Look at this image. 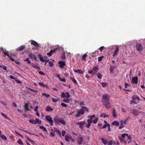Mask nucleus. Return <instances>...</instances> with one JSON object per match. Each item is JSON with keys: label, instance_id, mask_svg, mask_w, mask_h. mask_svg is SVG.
<instances>
[{"label": "nucleus", "instance_id": "f257e3e1", "mask_svg": "<svg viewBox=\"0 0 145 145\" xmlns=\"http://www.w3.org/2000/svg\"><path fill=\"white\" fill-rule=\"evenodd\" d=\"M108 97V95L106 94H105L103 96V105L105 106V107L106 108H110L111 107V106Z\"/></svg>", "mask_w": 145, "mask_h": 145}, {"label": "nucleus", "instance_id": "f03ea898", "mask_svg": "<svg viewBox=\"0 0 145 145\" xmlns=\"http://www.w3.org/2000/svg\"><path fill=\"white\" fill-rule=\"evenodd\" d=\"M29 122L32 124H36L37 123L38 124H40L41 123V121L38 118H36L35 120L33 119H30L29 120Z\"/></svg>", "mask_w": 145, "mask_h": 145}, {"label": "nucleus", "instance_id": "7ed1b4c3", "mask_svg": "<svg viewBox=\"0 0 145 145\" xmlns=\"http://www.w3.org/2000/svg\"><path fill=\"white\" fill-rule=\"evenodd\" d=\"M54 120L55 123L57 124H59V123H60L63 125L66 124L63 118H60L59 119L57 118H54Z\"/></svg>", "mask_w": 145, "mask_h": 145}, {"label": "nucleus", "instance_id": "20e7f679", "mask_svg": "<svg viewBox=\"0 0 145 145\" xmlns=\"http://www.w3.org/2000/svg\"><path fill=\"white\" fill-rule=\"evenodd\" d=\"M136 47L137 50L138 51H140L142 49V47L141 44L137 43L136 44Z\"/></svg>", "mask_w": 145, "mask_h": 145}, {"label": "nucleus", "instance_id": "39448f33", "mask_svg": "<svg viewBox=\"0 0 145 145\" xmlns=\"http://www.w3.org/2000/svg\"><path fill=\"white\" fill-rule=\"evenodd\" d=\"M58 64L59 65V67L61 69L63 68L64 66L66 65L65 62L60 61L58 62Z\"/></svg>", "mask_w": 145, "mask_h": 145}, {"label": "nucleus", "instance_id": "423d86ee", "mask_svg": "<svg viewBox=\"0 0 145 145\" xmlns=\"http://www.w3.org/2000/svg\"><path fill=\"white\" fill-rule=\"evenodd\" d=\"M86 123L85 121H80L77 122L76 123V125H79V127L81 129H82L83 128L82 126Z\"/></svg>", "mask_w": 145, "mask_h": 145}, {"label": "nucleus", "instance_id": "0eeeda50", "mask_svg": "<svg viewBox=\"0 0 145 145\" xmlns=\"http://www.w3.org/2000/svg\"><path fill=\"white\" fill-rule=\"evenodd\" d=\"M3 52L4 54H5V55L7 56H8L9 57L11 61H15V59H14L12 58L10 56L9 54H8V51H7L6 50H5L4 51H3Z\"/></svg>", "mask_w": 145, "mask_h": 145}, {"label": "nucleus", "instance_id": "6e6552de", "mask_svg": "<svg viewBox=\"0 0 145 145\" xmlns=\"http://www.w3.org/2000/svg\"><path fill=\"white\" fill-rule=\"evenodd\" d=\"M84 112V110L82 109H80L79 111L78 112V113L75 116L78 117H79L80 114L82 115Z\"/></svg>", "mask_w": 145, "mask_h": 145}, {"label": "nucleus", "instance_id": "1a4fd4ad", "mask_svg": "<svg viewBox=\"0 0 145 145\" xmlns=\"http://www.w3.org/2000/svg\"><path fill=\"white\" fill-rule=\"evenodd\" d=\"M93 118H90L89 119H88L87 120V122H88V123L87 124L86 123L85 124L86 125V126L87 128H89L90 127V125L91 123L92 122V120Z\"/></svg>", "mask_w": 145, "mask_h": 145}, {"label": "nucleus", "instance_id": "9d476101", "mask_svg": "<svg viewBox=\"0 0 145 145\" xmlns=\"http://www.w3.org/2000/svg\"><path fill=\"white\" fill-rule=\"evenodd\" d=\"M28 56L30 59L33 58L35 60L37 59L35 55L33 53H30L28 55Z\"/></svg>", "mask_w": 145, "mask_h": 145}, {"label": "nucleus", "instance_id": "9b49d317", "mask_svg": "<svg viewBox=\"0 0 145 145\" xmlns=\"http://www.w3.org/2000/svg\"><path fill=\"white\" fill-rule=\"evenodd\" d=\"M83 138L82 136L80 137L77 139V142L80 145L82 143Z\"/></svg>", "mask_w": 145, "mask_h": 145}, {"label": "nucleus", "instance_id": "f8f14e48", "mask_svg": "<svg viewBox=\"0 0 145 145\" xmlns=\"http://www.w3.org/2000/svg\"><path fill=\"white\" fill-rule=\"evenodd\" d=\"M138 77L137 76L133 77L132 78V81H131V83L132 84L135 83L137 84L138 83Z\"/></svg>", "mask_w": 145, "mask_h": 145}, {"label": "nucleus", "instance_id": "ddd939ff", "mask_svg": "<svg viewBox=\"0 0 145 145\" xmlns=\"http://www.w3.org/2000/svg\"><path fill=\"white\" fill-rule=\"evenodd\" d=\"M119 50V47L118 46H117L116 47V49L113 53V57H114L117 55Z\"/></svg>", "mask_w": 145, "mask_h": 145}, {"label": "nucleus", "instance_id": "4468645a", "mask_svg": "<svg viewBox=\"0 0 145 145\" xmlns=\"http://www.w3.org/2000/svg\"><path fill=\"white\" fill-rule=\"evenodd\" d=\"M25 48V46L24 45H22L16 49V50L18 51H22L24 50Z\"/></svg>", "mask_w": 145, "mask_h": 145}, {"label": "nucleus", "instance_id": "2eb2a0df", "mask_svg": "<svg viewBox=\"0 0 145 145\" xmlns=\"http://www.w3.org/2000/svg\"><path fill=\"white\" fill-rule=\"evenodd\" d=\"M31 43L33 45L37 47L39 46V44L38 43L34 40H31Z\"/></svg>", "mask_w": 145, "mask_h": 145}, {"label": "nucleus", "instance_id": "dca6fc26", "mask_svg": "<svg viewBox=\"0 0 145 145\" xmlns=\"http://www.w3.org/2000/svg\"><path fill=\"white\" fill-rule=\"evenodd\" d=\"M32 67L34 68L35 69H38V70H40V67L38 66V65H35L34 63H32Z\"/></svg>", "mask_w": 145, "mask_h": 145}, {"label": "nucleus", "instance_id": "f3484780", "mask_svg": "<svg viewBox=\"0 0 145 145\" xmlns=\"http://www.w3.org/2000/svg\"><path fill=\"white\" fill-rule=\"evenodd\" d=\"M74 71L77 73H79L81 74H83L84 72L82 71L81 69H78L76 70H74Z\"/></svg>", "mask_w": 145, "mask_h": 145}, {"label": "nucleus", "instance_id": "a211bd4d", "mask_svg": "<svg viewBox=\"0 0 145 145\" xmlns=\"http://www.w3.org/2000/svg\"><path fill=\"white\" fill-rule=\"evenodd\" d=\"M131 112L132 114L135 115H137L138 114V111L136 110H131Z\"/></svg>", "mask_w": 145, "mask_h": 145}, {"label": "nucleus", "instance_id": "6ab92c4d", "mask_svg": "<svg viewBox=\"0 0 145 145\" xmlns=\"http://www.w3.org/2000/svg\"><path fill=\"white\" fill-rule=\"evenodd\" d=\"M54 131L57 133L59 135L60 137H61V132L58 129H57L56 128L54 127Z\"/></svg>", "mask_w": 145, "mask_h": 145}, {"label": "nucleus", "instance_id": "aec40b11", "mask_svg": "<svg viewBox=\"0 0 145 145\" xmlns=\"http://www.w3.org/2000/svg\"><path fill=\"white\" fill-rule=\"evenodd\" d=\"M53 109L50 106H48L45 109L46 111L48 112H50L52 111Z\"/></svg>", "mask_w": 145, "mask_h": 145}, {"label": "nucleus", "instance_id": "412c9836", "mask_svg": "<svg viewBox=\"0 0 145 145\" xmlns=\"http://www.w3.org/2000/svg\"><path fill=\"white\" fill-rule=\"evenodd\" d=\"M132 99L133 100H137L138 101H140V99L139 97L137 95H134L132 97Z\"/></svg>", "mask_w": 145, "mask_h": 145}, {"label": "nucleus", "instance_id": "4be33fe9", "mask_svg": "<svg viewBox=\"0 0 145 145\" xmlns=\"http://www.w3.org/2000/svg\"><path fill=\"white\" fill-rule=\"evenodd\" d=\"M111 125H114L116 126H118L119 125V122L116 121H114L112 123Z\"/></svg>", "mask_w": 145, "mask_h": 145}, {"label": "nucleus", "instance_id": "5701e85b", "mask_svg": "<svg viewBox=\"0 0 145 145\" xmlns=\"http://www.w3.org/2000/svg\"><path fill=\"white\" fill-rule=\"evenodd\" d=\"M24 108L26 111H29L30 109L29 108L28 103H26L25 104Z\"/></svg>", "mask_w": 145, "mask_h": 145}, {"label": "nucleus", "instance_id": "b1692460", "mask_svg": "<svg viewBox=\"0 0 145 145\" xmlns=\"http://www.w3.org/2000/svg\"><path fill=\"white\" fill-rule=\"evenodd\" d=\"M38 84L42 86L43 87H48L47 84H44L42 82H39Z\"/></svg>", "mask_w": 145, "mask_h": 145}, {"label": "nucleus", "instance_id": "393cba45", "mask_svg": "<svg viewBox=\"0 0 145 145\" xmlns=\"http://www.w3.org/2000/svg\"><path fill=\"white\" fill-rule=\"evenodd\" d=\"M118 138L121 142H124L125 143H126V141L125 140L124 138H122L120 136Z\"/></svg>", "mask_w": 145, "mask_h": 145}, {"label": "nucleus", "instance_id": "a878e982", "mask_svg": "<svg viewBox=\"0 0 145 145\" xmlns=\"http://www.w3.org/2000/svg\"><path fill=\"white\" fill-rule=\"evenodd\" d=\"M98 66H97L96 67H93L92 70L94 72H95V73H96L97 72V71L99 70V69L98 68Z\"/></svg>", "mask_w": 145, "mask_h": 145}, {"label": "nucleus", "instance_id": "bb28decb", "mask_svg": "<svg viewBox=\"0 0 145 145\" xmlns=\"http://www.w3.org/2000/svg\"><path fill=\"white\" fill-rule=\"evenodd\" d=\"M47 120L50 123L51 125H53V121L52 118H46Z\"/></svg>", "mask_w": 145, "mask_h": 145}, {"label": "nucleus", "instance_id": "cd10ccee", "mask_svg": "<svg viewBox=\"0 0 145 145\" xmlns=\"http://www.w3.org/2000/svg\"><path fill=\"white\" fill-rule=\"evenodd\" d=\"M100 117H103V118H105V117H109V116L108 115H107L105 113H102L100 115Z\"/></svg>", "mask_w": 145, "mask_h": 145}, {"label": "nucleus", "instance_id": "c85d7f7f", "mask_svg": "<svg viewBox=\"0 0 145 145\" xmlns=\"http://www.w3.org/2000/svg\"><path fill=\"white\" fill-rule=\"evenodd\" d=\"M70 78L71 79L72 81L74 83L78 85V83L77 82L74 77H71Z\"/></svg>", "mask_w": 145, "mask_h": 145}, {"label": "nucleus", "instance_id": "c756f323", "mask_svg": "<svg viewBox=\"0 0 145 145\" xmlns=\"http://www.w3.org/2000/svg\"><path fill=\"white\" fill-rule=\"evenodd\" d=\"M70 137L66 135L65 138V140L67 142H69L70 140Z\"/></svg>", "mask_w": 145, "mask_h": 145}, {"label": "nucleus", "instance_id": "7c9ffc66", "mask_svg": "<svg viewBox=\"0 0 145 145\" xmlns=\"http://www.w3.org/2000/svg\"><path fill=\"white\" fill-rule=\"evenodd\" d=\"M39 128L43 130L46 132H47V131L46 130V129L43 126H39Z\"/></svg>", "mask_w": 145, "mask_h": 145}, {"label": "nucleus", "instance_id": "2f4dec72", "mask_svg": "<svg viewBox=\"0 0 145 145\" xmlns=\"http://www.w3.org/2000/svg\"><path fill=\"white\" fill-rule=\"evenodd\" d=\"M123 121L122 120L121 121H120L121 126L119 127V129H121L122 128L124 127V126L123 125Z\"/></svg>", "mask_w": 145, "mask_h": 145}, {"label": "nucleus", "instance_id": "473e14b6", "mask_svg": "<svg viewBox=\"0 0 145 145\" xmlns=\"http://www.w3.org/2000/svg\"><path fill=\"white\" fill-rule=\"evenodd\" d=\"M101 140H102L103 143L104 144L106 145L108 143V141L103 138H101Z\"/></svg>", "mask_w": 145, "mask_h": 145}, {"label": "nucleus", "instance_id": "72a5a7b5", "mask_svg": "<svg viewBox=\"0 0 145 145\" xmlns=\"http://www.w3.org/2000/svg\"><path fill=\"white\" fill-rule=\"evenodd\" d=\"M27 140L30 142L32 144H33L35 143V142L33 140H32L31 139L29 138L28 137H27Z\"/></svg>", "mask_w": 145, "mask_h": 145}, {"label": "nucleus", "instance_id": "f704fd0d", "mask_svg": "<svg viewBox=\"0 0 145 145\" xmlns=\"http://www.w3.org/2000/svg\"><path fill=\"white\" fill-rule=\"evenodd\" d=\"M101 84L103 87H106V85L108 84L107 83H106L105 82H101Z\"/></svg>", "mask_w": 145, "mask_h": 145}, {"label": "nucleus", "instance_id": "c9c22d12", "mask_svg": "<svg viewBox=\"0 0 145 145\" xmlns=\"http://www.w3.org/2000/svg\"><path fill=\"white\" fill-rule=\"evenodd\" d=\"M112 114L114 117H116V110L114 108L113 109Z\"/></svg>", "mask_w": 145, "mask_h": 145}, {"label": "nucleus", "instance_id": "e433bc0d", "mask_svg": "<svg viewBox=\"0 0 145 145\" xmlns=\"http://www.w3.org/2000/svg\"><path fill=\"white\" fill-rule=\"evenodd\" d=\"M87 56V55L86 54H84L82 56V59L85 61H86V58Z\"/></svg>", "mask_w": 145, "mask_h": 145}, {"label": "nucleus", "instance_id": "4c0bfd02", "mask_svg": "<svg viewBox=\"0 0 145 145\" xmlns=\"http://www.w3.org/2000/svg\"><path fill=\"white\" fill-rule=\"evenodd\" d=\"M24 131V132H25V133H26L29 134H30V135H34V136H37V135H36V134H33V133H30L29 132H28V131H26V130H23Z\"/></svg>", "mask_w": 145, "mask_h": 145}, {"label": "nucleus", "instance_id": "58836bf2", "mask_svg": "<svg viewBox=\"0 0 145 145\" xmlns=\"http://www.w3.org/2000/svg\"><path fill=\"white\" fill-rule=\"evenodd\" d=\"M97 77L99 79H101L102 78V76L101 74L98 73L97 74Z\"/></svg>", "mask_w": 145, "mask_h": 145}, {"label": "nucleus", "instance_id": "ea45409f", "mask_svg": "<svg viewBox=\"0 0 145 145\" xmlns=\"http://www.w3.org/2000/svg\"><path fill=\"white\" fill-rule=\"evenodd\" d=\"M24 61H27V64H30L31 63V61L29 60L28 58H27L25 59L24 60Z\"/></svg>", "mask_w": 145, "mask_h": 145}, {"label": "nucleus", "instance_id": "a19ab883", "mask_svg": "<svg viewBox=\"0 0 145 145\" xmlns=\"http://www.w3.org/2000/svg\"><path fill=\"white\" fill-rule=\"evenodd\" d=\"M1 137L5 140H7V138L4 135L1 134Z\"/></svg>", "mask_w": 145, "mask_h": 145}, {"label": "nucleus", "instance_id": "79ce46f5", "mask_svg": "<svg viewBox=\"0 0 145 145\" xmlns=\"http://www.w3.org/2000/svg\"><path fill=\"white\" fill-rule=\"evenodd\" d=\"M53 53V52L52 50H51L49 52L47 53V54L49 56H51L52 55Z\"/></svg>", "mask_w": 145, "mask_h": 145}, {"label": "nucleus", "instance_id": "37998d69", "mask_svg": "<svg viewBox=\"0 0 145 145\" xmlns=\"http://www.w3.org/2000/svg\"><path fill=\"white\" fill-rule=\"evenodd\" d=\"M49 65L50 67H52L53 66V62L52 61H49L48 62Z\"/></svg>", "mask_w": 145, "mask_h": 145}, {"label": "nucleus", "instance_id": "c03bdc74", "mask_svg": "<svg viewBox=\"0 0 145 145\" xmlns=\"http://www.w3.org/2000/svg\"><path fill=\"white\" fill-rule=\"evenodd\" d=\"M40 61L42 62H44L46 61V59H44L43 57H40Z\"/></svg>", "mask_w": 145, "mask_h": 145}, {"label": "nucleus", "instance_id": "a18cd8bd", "mask_svg": "<svg viewBox=\"0 0 145 145\" xmlns=\"http://www.w3.org/2000/svg\"><path fill=\"white\" fill-rule=\"evenodd\" d=\"M27 89H29V90H31L33 92H35L36 93H37V92H38V91H37L36 90H34V89H32L29 88H27Z\"/></svg>", "mask_w": 145, "mask_h": 145}, {"label": "nucleus", "instance_id": "49530a36", "mask_svg": "<svg viewBox=\"0 0 145 145\" xmlns=\"http://www.w3.org/2000/svg\"><path fill=\"white\" fill-rule=\"evenodd\" d=\"M0 67L1 68H2L4 70H6L7 69V68L6 66H0Z\"/></svg>", "mask_w": 145, "mask_h": 145}, {"label": "nucleus", "instance_id": "de8ad7c7", "mask_svg": "<svg viewBox=\"0 0 145 145\" xmlns=\"http://www.w3.org/2000/svg\"><path fill=\"white\" fill-rule=\"evenodd\" d=\"M103 56H102L99 57L98 58V61L99 62H100L102 61V59L103 58Z\"/></svg>", "mask_w": 145, "mask_h": 145}, {"label": "nucleus", "instance_id": "09e8293b", "mask_svg": "<svg viewBox=\"0 0 145 145\" xmlns=\"http://www.w3.org/2000/svg\"><path fill=\"white\" fill-rule=\"evenodd\" d=\"M128 136V134L124 133V134H123L122 135L121 137L122 138H124L126 136Z\"/></svg>", "mask_w": 145, "mask_h": 145}, {"label": "nucleus", "instance_id": "8fccbe9b", "mask_svg": "<svg viewBox=\"0 0 145 145\" xmlns=\"http://www.w3.org/2000/svg\"><path fill=\"white\" fill-rule=\"evenodd\" d=\"M18 143L21 145H23V143L22 141L21 140V139H20L18 141Z\"/></svg>", "mask_w": 145, "mask_h": 145}, {"label": "nucleus", "instance_id": "3c124183", "mask_svg": "<svg viewBox=\"0 0 145 145\" xmlns=\"http://www.w3.org/2000/svg\"><path fill=\"white\" fill-rule=\"evenodd\" d=\"M63 101L64 102L67 103H69V100L68 99H64L63 100Z\"/></svg>", "mask_w": 145, "mask_h": 145}, {"label": "nucleus", "instance_id": "603ef678", "mask_svg": "<svg viewBox=\"0 0 145 145\" xmlns=\"http://www.w3.org/2000/svg\"><path fill=\"white\" fill-rule=\"evenodd\" d=\"M60 81H63L64 82H66V80L64 78H61L59 79Z\"/></svg>", "mask_w": 145, "mask_h": 145}, {"label": "nucleus", "instance_id": "864d4df0", "mask_svg": "<svg viewBox=\"0 0 145 145\" xmlns=\"http://www.w3.org/2000/svg\"><path fill=\"white\" fill-rule=\"evenodd\" d=\"M62 58L63 59H65L66 58V56H65V54L64 52L62 55Z\"/></svg>", "mask_w": 145, "mask_h": 145}, {"label": "nucleus", "instance_id": "5fc2aeb1", "mask_svg": "<svg viewBox=\"0 0 145 145\" xmlns=\"http://www.w3.org/2000/svg\"><path fill=\"white\" fill-rule=\"evenodd\" d=\"M15 132L16 134L18 135V136L20 137H22V138H23V136L21 134H20L17 131H15Z\"/></svg>", "mask_w": 145, "mask_h": 145}, {"label": "nucleus", "instance_id": "6e6d98bb", "mask_svg": "<svg viewBox=\"0 0 145 145\" xmlns=\"http://www.w3.org/2000/svg\"><path fill=\"white\" fill-rule=\"evenodd\" d=\"M98 118H95L93 121H92L94 123H97V121L98 120Z\"/></svg>", "mask_w": 145, "mask_h": 145}, {"label": "nucleus", "instance_id": "4d7b16f0", "mask_svg": "<svg viewBox=\"0 0 145 145\" xmlns=\"http://www.w3.org/2000/svg\"><path fill=\"white\" fill-rule=\"evenodd\" d=\"M88 117L89 118H94L95 117V118H97V117H95V115H90L89 116H88Z\"/></svg>", "mask_w": 145, "mask_h": 145}, {"label": "nucleus", "instance_id": "13d9d810", "mask_svg": "<svg viewBox=\"0 0 145 145\" xmlns=\"http://www.w3.org/2000/svg\"><path fill=\"white\" fill-rule=\"evenodd\" d=\"M61 96L62 98H64L66 97V95L65 93L63 92L61 95Z\"/></svg>", "mask_w": 145, "mask_h": 145}, {"label": "nucleus", "instance_id": "bf43d9fd", "mask_svg": "<svg viewBox=\"0 0 145 145\" xmlns=\"http://www.w3.org/2000/svg\"><path fill=\"white\" fill-rule=\"evenodd\" d=\"M61 105L62 106L64 107H67V105L66 104L64 103H61Z\"/></svg>", "mask_w": 145, "mask_h": 145}, {"label": "nucleus", "instance_id": "052dcab7", "mask_svg": "<svg viewBox=\"0 0 145 145\" xmlns=\"http://www.w3.org/2000/svg\"><path fill=\"white\" fill-rule=\"evenodd\" d=\"M66 97L67 98H69L70 97V95H69L68 92H66Z\"/></svg>", "mask_w": 145, "mask_h": 145}, {"label": "nucleus", "instance_id": "680f3d73", "mask_svg": "<svg viewBox=\"0 0 145 145\" xmlns=\"http://www.w3.org/2000/svg\"><path fill=\"white\" fill-rule=\"evenodd\" d=\"M61 133L62 136L63 137L65 135L66 133V132L65 131L63 130L62 131Z\"/></svg>", "mask_w": 145, "mask_h": 145}, {"label": "nucleus", "instance_id": "e2e57ef3", "mask_svg": "<svg viewBox=\"0 0 145 145\" xmlns=\"http://www.w3.org/2000/svg\"><path fill=\"white\" fill-rule=\"evenodd\" d=\"M105 47L104 46H102L99 48V49L101 51H102V50Z\"/></svg>", "mask_w": 145, "mask_h": 145}, {"label": "nucleus", "instance_id": "0e129e2a", "mask_svg": "<svg viewBox=\"0 0 145 145\" xmlns=\"http://www.w3.org/2000/svg\"><path fill=\"white\" fill-rule=\"evenodd\" d=\"M39 73L40 75L45 76V74L42 71H40L38 72Z\"/></svg>", "mask_w": 145, "mask_h": 145}, {"label": "nucleus", "instance_id": "69168bd1", "mask_svg": "<svg viewBox=\"0 0 145 145\" xmlns=\"http://www.w3.org/2000/svg\"><path fill=\"white\" fill-rule=\"evenodd\" d=\"M82 108L86 110L87 112L89 111L88 109L86 106H82Z\"/></svg>", "mask_w": 145, "mask_h": 145}, {"label": "nucleus", "instance_id": "338daca9", "mask_svg": "<svg viewBox=\"0 0 145 145\" xmlns=\"http://www.w3.org/2000/svg\"><path fill=\"white\" fill-rule=\"evenodd\" d=\"M58 49V48H54L53 50H52L53 52V53L56 52L57 50Z\"/></svg>", "mask_w": 145, "mask_h": 145}, {"label": "nucleus", "instance_id": "774afa93", "mask_svg": "<svg viewBox=\"0 0 145 145\" xmlns=\"http://www.w3.org/2000/svg\"><path fill=\"white\" fill-rule=\"evenodd\" d=\"M50 135L51 136L53 137H55V133H53L52 132H50Z\"/></svg>", "mask_w": 145, "mask_h": 145}]
</instances>
